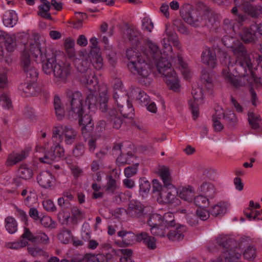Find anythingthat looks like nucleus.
<instances>
[{"mask_svg":"<svg viewBox=\"0 0 262 262\" xmlns=\"http://www.w3.org/2000/svg\"><path fill=\"white\" fill-rule=\"evenodd\" d=\"M241 39L245 43H252L255 42L256 37V31L251 25L249 28H245L241 34Z\"/></svg>","mask_w":262,"mask_h":262,"instance_id":"393cba45","label":"nucleus"},{"mask_svg":"<svg viewBox=\"0 0 262 262\" xmlns=\"http://www.w3.org/2000/svg\"><path fill=\"white\" fill-rule=\"evenodd\" d=\"M71 222L73 224L77 225L78 222L82 221L85 218L84 212L77 207H73L71 210Z\"/></svg>","mask_w":262,"mask_h":262,"instance_id":"473e14b6","label":"nucleus"},{"mask_svg":"<svg viewBox=\"0 0 262 262\" xmlns=\"http://www.w3.org/2000/svg\"><path fill=\"white\" fill-rule=\"evenodd\" d=\"M86 262H103L104 256L103 254H98L97 255L91 253H87L84 256Z\"/></svg>","mask_w":262,"mask_h":262,"instance_id":"052dcab7","label":"nucleus"},{"mask_svg":"<svg viewBox=\"0 0 262 262\" xmlns=\"http://www.w3.org/2000/svg\"><path fill=\"white\" fill-rule=\"evenodd\" d=\"M120 93H122L121 91ZM113 98L122 116L128 119L133 118L134 110L132 103L129 101V97L127 94H121L120 95L117 92H115Z\"/></svg>","mask_w":262,"mask_h":262,"instance_id":"6e6552de","label":"nucleus"},{"mask_svg":"<svg viewBox=\"0 0 262 262\" xmlns=\"http://www.w3.org/2000/svg\"><path fill=\"white\" fill-rule=\"evenodd\" d=\"M55 143L51 147L50 150L45 152L43 157L39 158L40 162L51 164L56 159L64 156V150L60 145L59 142H54Z\"/></svg>","mask_w":262,"mask_h":262,"instance_id":"9d476101","label":"nucleus"},{"mask_svg":"<svg viewBox=\"0 0 262 262\" xmlns=\"http://www.w3.org/2000/svg\"><path fill=\"white\" fill-rule=\"evenodd\" d=\"M77 136V132L71 126L59 125L54 127L52 130L53 142H61L64 137L66 144L71 145L74 143Z\"/></svg>","mask_w":262,"mask_h":262,"instance_id":"39448f33","label":"nucleus"},{"mask_svg":"<svg viewBox=\"0 0 262 262\" xmlns=\"http://www.w3.org/2000/svg\"><path fill=\"white\" fill-rule=\"evenodd\" d=\"M118 236L121 237L123 239L122 242H117V243H120L119 246L121 247H128L132 245L135 242H137L138 234H135L131 231H126L121 230L117 233Z\"/></svg>","mask_w":262,"mask_h":262,"instance_id":"f3484780","label":"nucleus"},{"mask_svg":"<svg viewBox=\"0 0 262 262\" xmlns=\"http://www.w3.org/2000/svg\"><path fill=\"white\" fill-rule=\"evenodd\" d=\"M18 88L24 93L26 97L33 96L35 94L34 88L31 83H21Z\"/></svg>","mask_w":262,"mask_h":262,"instance_id":"de8ad7c7","label":"nucleus"},{"mask_svg":"<svg viewBox=\"0 0 262 262\" xmlns=\"http://www.w3.org/2000/svg\"><path fill=\"white\" fill-rule=\"evenodd\" d=\"M137 100L141 105L146 106L149 103V97L144 92L140 91L137 96Z\"/></svg>","mask_w":262,"mask_h":262,"instance_id":"e2e57ef3","label":"nucleus"},{"mask_svg":"<svg viewBox=\"0 0 262 262\" xmlns=\"http://www.w3.org/2000/svg\"><path fill=\"white\" fill-rule=\"evenodd\" d=\"M37 180L41 187L47 189L54 186L55 178L50 172L42 171L37 176Z\"/></svg>","mask_w":262,"mask_h":262,"instance_id":"dca6fc26","label":"nucleus"},{"mask_svg":"<svg viewBox=\"0 0 262 262\" xmlns=\"http://www.w3.org/2000/svg\"><path fill=\"white\" fill-rule=\"evenodd\" d=\"M200 191L210 199H213L216 193L214 186L212 183L206 182L201 185Z\"/></svg>","mask_w":262,"mask_h":262,"instance_id":"7c9ffc66","label":"nucleus"},{"mask_svg":"<svg viewBox=\"0 0 262 262\" xmlns=\"http://www.w3.org/2000/svg\"><path fill=\"white\" fill-rule=\"evenodd\" d=\"M139 164L136 163L132 166L126 167L124 169V174L126 178H129L136 174Z\"/></svg>","mask_w":262,"mask_h":262,"instance_id":"774afa93","label":"nucleus"},{"mask_svg":"<svg viewBox=\"0 0 262 262\" xmlns=\"http://www.w3.org/2000/svg\"><path fill=\"white\" fill-rule=\"evenodd\" d=\"M222 41L227 48L232 49L238 40L234 37L225 35L222 38Z\"/></svg>","mask_w":262,"mask_h":262,"instance_id":"0e129e2a","label":"nucleus"},{"mask_svg":"<svg viewBox=\"0 0 262 262\" xmlns=\"http://www.w3.org/2000/svg\"><path fill=\"white\" fill-rule=\"evenodd\" d=\"M144 210L145 207L140 202H131L128 204L127 213L134 217H141L146 214Z\"/></svg>","mask_w":262,"mask_h":262,"instance_id":"a211bd4d","label":"nucleus"},{"mask_svg":"<svg viewBox=\"0 0 262 262\" xmlns=\"http://www.w3.org/2000/svg\"><path fill=\"white\" fill-rule=\"evenodd\" d=\"M33 42H27L29 44V50L34 60L42 64V70L44 73L50 75H54V81L57 84L66 83L70 76L71 66L70 63L63 62L60 59L63 56L59 51H48L41 49L39 43L36 41L38 38L37 33H33Z\"/></svg>","mask_w":262,"mask_h":262,"instance_id":"f257e3e1","label":"nucleus"},{"mask_svg":"<svg viewBox=\"0 0 262 262\" xmlns=\"http://www.w3.org/2000/svg\"><path fill=\"white\" fill-rule=\"evenodd\" d=\"M105 93L108 97L107 95V92L104 91L101 93L99 94V100L98 101L97 93L96 92H90L86 97L85 100V105L88 106V107L89 110L90 109H96L97 108V105L100 106V99H101V95L103 93Z\"/></svg>","mask_w":262,"mask_h":262,"instance_id":"6ab92c4d","label":"nucleus"},{"mask_svg":"<svg viewBox=\"0 0 262 262\" xmlns=\"http://www.w3.org/2000/svg\"><path fill=\"white\" fill-rule=\"evenodd\" d=\"M222 74L225 80L228 83H230L235 88H238L240 86V83L238 79L229 72V67L223 69Z\"/></svg>","mask_w":262,"mask_h":262,"instance_id":"f704fd0d","label":"nucleus"},{"mask_svg":"<svg viewBox=\"0 0 262 262\" xmlns=\"http://www.w3.org/2000/svg\"><path fill=\"white\" fill-rule=\"evenodd\" d=\"M243 256L246 259L253 260L256 256L255 249L253 247L249 246L245 249Z\"/></svg>","mask_w":262,"mask_h":262,"instance_id":"69168bd1","label":"nucleus"},{"mask_svg":"<svg viewBox=\"0 0 262 262\" xmlns=\"http://www.w3.org/2000/svg\"><path fill=\"white\" fill-rule=\"evenodd\" d=\"M162 224L165 228H174L176 223L174 214L172 212H167L162 216Z\"/></svg>","mask_w":262,"mask_h":262,"instance_id":"72a5a7b5","label":"nucleus"},{"mask_svg":"<svg viewBox=\"0 0 262 262\" xmlns=\"http://www.w3.org/2000/svg\"><path fill=\"white\" fill-rule=\"evenodd\" d=\"M159 175L162 179L164 185L168 188L173 187V186L171 184V178L170 176V172L167 168L164 167L160 170Z\"/></svg>","mask_w":262,"mask_h":262,"instance_id":"4c0bfd02","label":"nucleus"},{"mask_svg":"<svg viewBox=\"0 0 262 262\" xmlns=\"http://www.w3.org/2000/svg\"><path fill=\"white\" fill-rule=\"evenodd\" d=\"M5 228L10 234L14 233L17 229V224L15 219L12 216H7L5 220Z\"/></svg>","mask_w":262,"mask_h":262,"instance_id":"58836bf2","label":"nucleus"},{"mask_svg":"<svg viewBox=\"0 0 262 262\" xmlns=\"http://www.w3.org/2000/svg\"><path fill=\"white\" fill-rule=\"evenodd\" d=\"M158 71L166 78V83L170 90H178L180 87L179 80L171 63L166 57L161 55L157 59H154Z\"/></svg>","mask_w":262,"mask_h":262,"instance_id":"20e7f679","label":"nucleus"},{"mask_svg":"<svg viewBox=\"0 0 262 262\" xmlns=\"http://www.w3.org/2000/svg\"><path fill=\"white\" fill-rule=\"evenodd\" d=\"M108 97L105 93L101 95L100 110L105 113V116L110 122L112 123L113 127L119 129L123 122L120 112H118L115 108L109 109L107 105Z\"/></svg>","mask_w":262,"mask_h":262,"instance_id":"0eeeda50","label":"nucleus"},{"mask_svg":"<svg viewBox=\"0 0 262 262\" xmlns=\"http://www.w3.org/2000/svg\"><path fill=\"white\" fill-rule=\"evenodd\" d=\"M0 42H4L6 49L9 52H13L16 47L15 37L6 34L1 30H0Z\"/></svg>","mask_w":262,"mask_h":262,"instance_id":"aec40b11","label":"nucleus"},{"mask_svg":"<svg viewBox=\"0 0 262 262\" xmlns=\"http://www.w3.org/2000/svg\"><path fill=\"white\" fill-rule=\"evenodd\" d=\"M202 62L208 68L214 69L217 66V58L215 52L210 48H205L201 54Z\"/></svg>","mask_w":262,"mask_h":262,"instance_id":"2eb2a0df","label":"nucleus"},{"mask_svg":"<svg viewBox=\"0 0 262 262\" xmlns=\"http://www.w3.org/2000/svg\"><path fill=\"white\" fill-rule=\"evenodd\" d=\"M166 228H165L162 224H161L159 225V226H155L151 227L150 231L153 235L163 237L165 236L166 234Z\"/></svg>","mask_w":262,"mask_h":262,"instance_id":"680f3d73","label":"nucleus"},{"mask_svg":"<svg viewBox=\"0 0 262 262\" xmlns=\"http://www.w3.org/2000/svg\"><path fill=\"white\" fill-rule=\"evenodd\" d=\"M195 10L198 14L204 16H213L215 15L213 10L202 2H198L195 5Z\"/></svg>","mask_w":262,"mask_h":262,"instance_id":"b1692460","label":"nucleus"},{"mask_svg":"<svg viewBox=\"0 0 262 262\" xmlns=\"http://www.w3.org/2000/svg\"><path fill=\"white\" fill-rule=\"evenodd\" d=\"M27 157V154L25 151H22L20 153L10 154L5 162V165L7 166H11L23 161Z\"/></svg>","mask_w":262,"mask_h":262,"instance_id":"c756f323","label":"nucleus"},{"mask_svg":"<svg viewBox=\"0 0 262 262\" xmlns=\"http://www.w3.org/2000/svg\"><path fill=\"white\" fill-rule=\"evenodd\" d=\"M80 82L85 86L89 92H96L98 89V82L93 70H88L82 74Z\"/></svg>","mask_w":262,"mask_h":262,"instance_id":"f8f14e48","label":"nucleus"},{"mask_svg":"<svg viewBox=\"0 0 262 262\" xmlns=\"http://www.w3.org/2000/svg\"><path fill=\"white\" fill-rule=\"evenodd\" d=\"M184 17H177L173 21V25L176 27L178 31L183 34H188V31L185 26L184 25L182 20Z\"/></svg>","mask_w":262,"mask_h":262,"instance_id":"5fc2aeb1","label":"nucleus"},{"mask_svg":"<svg viewBox=\"0 0 262 262\" xmlns=\"http://www.w3.org/2000/svg\"><path fill=\"white\" fill-rule=\"evenodd\" d=\"M38 222L45 228L51 229L56 228L57 226L56 223L50 216L48 215L41 217Z\"/></svg>","mask_w":262,"mask_h":262,"instance_id":"49530a36","label":"nucleus"},{"mask_svg":"<svg viewBox=\"0 0 262 262\" xmlns=\"http://www.w3.org/2000/svg\"><path fill=\"white\" fill-rule=\"evenodd\" d=\"M137 242L143 243L148 249L154 250L156 248V239L154 237L149 236L147 233L142 232L138 234Z\"/></svg>","mask_w":262,"mask_h":262,"instance_id":"5701e85b","label":"nucleus"},{"mask_svg":"<svg viewBox=\"0 0 262 262\" xmlns=\"http://www.w3.org/2000/svg\"><path fill=\"white\" fill-rule=\"evenodd\" d=\"M191 94L193 98V100H190L188 101L189 108L192 114L194 120H196L199 116V105L196 101L203 98V94L202 89L199 87L192 88Z\"/></svg>","mask_w":262,"mask_h":262,"instance_id":"ddd939ff","label":"nucleus"},{"mask_svg":"<svg viewBox=\"0 0 262 262\" xmlns=\"http://www.w3.org/2000/svg\"><path fill=\"white\" fill-rule=\"evenodd\" d=\"M68 101L70 104L69 111V117L73 118L79 119V125L81 126V132L83 135L90 134L93 130L94 123L91 115L84 114L83 98L81 92L78 91H72L69 90L67 93Z\"/></svg>","mask_w":262,"mask_h":262,"instance_id":"f03ea898","label":"nucleus"},{"mask_svg":"<svg viewBox=\"0 0 262 262\" xmlns=\"http://www.w3.org/2000/svg\"><path fill=\"white\" fill-rule=\"evenodd\" d=\"M75 64L77 70L83 74H86V71L88 70H92L89 68L90 62L87 60L76 59Z\"/></svg>","mask_w":262,"mask_h":262,"instance_id":"79ce46f5","label":"nucleus"},{"mask_svg":"<svg viewBox=\"0 0 262 262\" xmlns=\"http://www.w3.org/2000/svg\"><path fill=\"white\" fill-rule=\"evenodd\" d=\"M177 193L180 198L188 202H191L194 195V189L189 185L180 188Z\"/></svg>","mask_w":262,"mask_h":262,"instance_id":"c85d7f7f","label":"nucleus"},{"mask_svg":"<svg viewBox=\"0 0 262 262\" xmlns=\"http://www.w3.org/2000/svg\"><path fill=\"white\" fill-rule=\"evenodd\" d=\"M150 183L146 178L143 177L139 180V192L143 196L146 195L149 192Z\"/></svg>","mask_w":262,"mask_h":262,"instance_id":"a19ab883","label":"nucleus"},{"mask_svg":"<svg viewBox=\"0 0 262 262\" xmlns=\"http://www.w3.org/2000/svg\"><path fill=\"white\" fill-rule=\"evenodd\" d=\"M120 29L125 32L126 38L134 45L137 46L141 38L140 32L133 26L123 22L119 25Z\"/></svg>","mask_w":262,"mask_h":262,"instance_id":"9b49d317","label":"nucleus"},{"mask_svg":"<svg viewBox=\"0 0 262 262\" xmlns=\"http://www.w3.org/2000/svg\"><path fill=\"white\" fill-rule=\"evenodd\" d=\"M41 4L38 6V15L40 16H48L51 10V5L48 0H39Z\"/></svg>","mask_w":262,"mask_h":262,"instance_id":"e433bc0d","label":"nucleus"},{"mask_svg":"<svg viewBox=\"0 0 262 262\" xmlns=\"http://www.w3.org/2000/svg\"><path fill=\"white\" fill-rule=\"evenodd\" d=\"M49 242V238L45 233H39L35 235L33 243H42L47 244Z\"/></svg>","mask_w":262,"mask_h":262,"instance_id":"338daca9","label":"nucleus"},{"mask_svg":"<svg viewBox=\"0 0 262 262\" xmlns=\"http://www.w3.org/2000/svg\"><path fill=\"white\" fill-rule=\"evenodd\" d=\"M72 234L70 230H64L58 234L59 240L63 244H67L72 241Z\"/></svg>","mask_w":262,"mask_h":262,"instance_id":"bf43d9fd","label":"nucleus"},{"mask_svg":"<svg viewBox=\"0 0 262 262\" xmlns=\"http://www.w3.org/2000/svg\"><path fill=\"white\" fill-rule=\"evenodd\" d=\"M186 231V227L184 226L180 225L176 227L174 229H171L167 233V236L168 239L172 241H179L184 238V233Z\"/></svg>","mask_w":262,"mask_h":262,"instance_id":"412c9836","label":"nucleus"},{"mask_svg":"<svg viewBox=\"0 0 262 262\" xmlns=\"http://www.w3.org/2000/svg\"><path fill=\"white\" fill-rule=\"evenodd\" d=\"M25 47L26 48L21 53L20 65L26 75L28 80L34 82L37 78L38 72L31 61L30 55L27 49L26 45H25Z\"/></svg>","mask_w":262,"mask_h":262,"instance_id":"1a4fd4ad","label":"nucleus"},{"mask_svg":"<svg viewBox=\"0 0 262 262\" xmlns=\"http://www.w3.org/2000/svg\"><path fill=\"white\" fill-rule=\"evenodd\" d=\"M75 42L74 40L68 38L64 41V46L67 53L70 58L72 59L75 56V51L74 46Z\"/></svg>","mask_w":262,"mask_h":262,"instance_id":"8fccbe9b","label":"nucleus"},{"mask_svg":"<svg viewBox=\"0 0 262 262\" xmlns=\"http://www.w3.org/2000/svg\"><path fill=\"white\" fill-rule=\"evenodd\" d=\"M90 55L92 56L91 62L93 67L96 70H100L103 67V59L101 56L100 52L97 53L91 51Z\"/></svg>","mask_w":262,"mask_h":262,"instance_id":"c9c22d12","label":"nucleus"},{"mask_svg":"<svg viewBox=\"0 0 262 262\" xmlns=\"http://www.w3.org/2000/svg\"><path fill=\"white\" fill-rule=\"evenodd\" d=\"M246 17H237L233 19L226 18L224 20V24L232 29L234 32H237Z\"/></svg>","mask_w":262,"mask_h":262,"instance_id":"a878e982","label":"nucleus"},{"mask_svg":"<svg viewBox=\"0 0 262 262\" xmlns=\"http://www.w3.org/2000/svg\"><path fill=\"white\" fill-rule=\"evenodd\" d=\"M248 122L253 129H257L259 127V122L261 121V119L259 115H255L253 112H249L248 114Z\"/></svg>","mask_w":262,"mask_h":262,"instance_id":"09e8293b","label":"nucleus"},{"mask_svg":"<svg viewBox=\"0 0 262 262\" xmlns=\"http://www.w3.org/2000/svg\"><path fill=\"white\" fill-rule=\"evenodd\" d=\"M223 114V113L218 114L217 111H215V114L212 116L213 126L216 132H220L223 129V125L218 120L221 118Z\"/></svg>","mask_w":262,"mask_h":262,"instance_id":"864d4df0","label":"nucleus"},{"mask_svg":"<svg viewBox=\"0 0 262 262\" xmlns=\"http://www.w3.org/2000/svg\"><path fill=\"white\" fill-rule=\"evenodd\" d=\"M216 243L223 253L226 262H236L241 257V254L232 249L234 241L227 235H221L216 238Z\"/></svg>","mask_w":262,"mask_h":262,"instance_id":"423d86ee","label":"nucleus"},{"mask_svg":"<svg viewBox=\"0 0 262 262\" xmlns=\"http://www.w3.org/2000/svg\"><path fill=\"white\" fill-rule=\"evenodd\" d=\"M208 199L206 196L200 194L193 198V203L199 208H207L209 204Z\"/></svg>","mask_w":262,"mask_h":262,"instance_id":"c03bdc74","label":"nucleus"},{"mask_svg":"<svg viewBox=\"0 0 262 262\" xmlns=\"http://www.w3.org/2000/svg\"><path fill=\"white\" fill-rule=\"evenodd\" d=\"M224 119L231 127H234L237 122L236 115L232 111H229L224 115Z\"/></svg>","mask_w":262,"mask_h":262,"instance_id":"603ef678","label":"nucleus"},{"mask_svg":"<svg viewBox=\"0 0 262 262\" xmlns=\"http://www.w3.org/2000/svg\"><path fill=\"white\" fill-rule=\"evenodd\" d=\"M168 188H166L164 191H162L157 198V201L160 204H171L173 203L175 195L171 192L168 191Z\"/></svg>","mask_w":262,"mask_h":262,"instance_id":"cd10ccee","label":"nucleus"},{"mask_svg":"<svg viewBox=\"0 0 262 262\" xmlns=\"http://www.w3.org/2000/svg\"><path fill=\"white\" fill-rule=\"evenodd\" d=\"M18 172L20 178L24 180L31 179L33 174V170L26 165L20 166Z\"/></svg>","mask_w":262,"mask_h":262,"instance_id":"a18cd8bd","label":"nucleus"},{"mask_svg":"<svg viewBox=\"0 0 262 262\" xmlns=\"http://www.w3.org/2000/svg\"><path fill=\"white\" fill-rule=\"evenodd\" d=\"M233 52L238 58V59H245V58H250L248 55L247 51L242 43L239 40L236 42L233 48L231 49Z\"/></svg>","mask_w":262,"mask_h":262,"instance_id":"2f4dec72","label":"nucleus"},{"mask_svg":"<svg viewBox=\"0 0 262 262\" xmlns=\"http://www.w3.org/2000/svg\"><path fill=\"white\" fill-rule=\"evenodd\" d=\"M148 46L150 50L151 56L152 59L157 60V58L160 57L161 55V53L158 46L151 41H149L148 42Z\"/></svg>","mask_w":262,"mask_h":262,"instance_id":"6e6d98bb","label":"nucleus"},{"mask_svg":"<svg viewBox=\"0 0 262 262\" xmlns=\"http://www.w3.org/2000/svg\"><path fill=\"white\" fill-rule=\"evenodd\" d=\"M118 186L117 184V181L112 176L108 177V180L105 186V191L109 194H115L117 193V190Z\"/></svg>","mask_w":262,"mask_h":262,"instance_id":"ea45409f","label":"nucleus"},{"mask_svg":"<svg viewBox=\"0 0 262 262\" xmlns=\"http://www.w3.org/2000/svg\"><path fill=\"white\" fill-rule=\"evenodd\" d=\"M170 25L166 24L165 34L167 42H170L173 46L177 48L178 50L181 49V45L178 36L176 32L171 31L169 29L168 27Z\"/></svg>","mask_w":262,"mask_h":262,"instance_id":"bb28decb","label":"nucleus"},{"mask_svg":"<svg viewBox=\"0 0 262 262\" xmlns=\"http://www.w3.org/2000/svg\"><path fill=\"white\" fill-rule=\"evenodd\" d=\"M147 224L150 227L159 226L162 224V215L157 213L151 214L147 221Z\"/></svg>","mask_w":262,"mask_h":262,"instance_id":"4d7b16f0","label":"nucleus"},{"mask_svg":"<svg viewBox=\"0 0 262 262\" xmlns=\"http://www.w3.org/2000/svg\"><path fill=\"white\" fill-rule=\"evenodd\" d=\"M126 57L130 62L127 64L129 71L134 75L146 78L148 76L150 69L149 65L141 57V53L135 48L128 49L126 51Z\"/></svg>","mask_w":262,"mask_h":262,"instance_id":"7ed1b4c3","label":"nucleus"},{"mask_svg":"<svg viewBox=\"0 0 262 262\" xmlns=\"http://www.w3.org/2000/svg\"><path fill=\"white\" fill-rule=\"evenodd\" d=\"M244 11L251 16H258L262 14V7L248 4L245 7Z\"/></svg>","mask_w":262,"mask_h":262,"instance_id":"37998d69","label":"nucleus"},{"mask_svg":"<svg viewBox=\"0 0 262 262\" xmlns=\"http://www.w3.org/2000/svg\"><path fill=\"white\" fill-rule=\"evenodd\" d=\"M177 59L179 66L182 68V73L185 79H188L189 77V72L187 69V64L183 59L181 54H177Z\"/></svg>","mask_w":262,"mask_h":262,"instance_id":"13d9d810","label":"nucleus"},{"mask_svg":"<svg viewBox=\"0 0 262 262\" xmlns=\"http://www.w3.org/2000/svg\"><path fill=\"white\" fill-rule=\"evenodd\" d=\"M252 64L251 62L250 58H245V59H237L235 64L234 70L236 73V76L241 77H245L247 75V69L249 71L250 74L254 72L252 71Z\"/></svg>","mask_w":262,"mask_h":262,"instance_id":"4468645a","label":"nucleus"},{"mask_svg":"<svg viewBox=\"0 0 262 262\" xmlns=\"http://www.w3.org/2000/svg\"><path fill=\"white\" fill-rule=\"evenodd\" d=\"M229 204L226 202L221 201L210 209V214L214 217H221L226 214Z\"/></svg>","mask_w":262,"mask_h":262,"instance_id":"4be33fe9","label":"nucleus"},{"mask_svg":"<svg viewBox=\"0 0 262 262\" xmlns=\"http://www.w3.org/2000/svg\"><path fill=\"white\" fill-rule=\"evenodd\" d=\"M50 3L51 10L48 16L57 14V12L60 11L63 8L62 3L58 2L56 0H51Z\"/></svg>","mask_w":262,"mask_h":262,"instance_id":"3c124183","label":"nucleus"}]
</instances>
